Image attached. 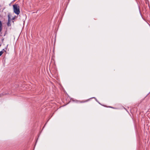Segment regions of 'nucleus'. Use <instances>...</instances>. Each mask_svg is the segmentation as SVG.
Instances as JSON below:
<instances>
[{
	"label": "nucleus",
	"instance_id": "1",
	"mask_svg": "<svg viewBox=\"0 0 150 150\" xmlns=\"http://www.w3.org/2000/svg\"><path fill=\"white\" fill-rule=\"evenodd\" d=\"M13 12L16 14H19L20 11L19 6L18 4H14L13 5Z\"/></svg>",
	"mask_w": 150,
	"mask_h": 150
},
{
	"label": "nucleus",
	"instance_id": "2",
	"mask_svg": "<svg viewBox=\"0 0 150 150\" xmlns=\"http://www.w3.org/2000/svg\"><path fill=\"white\" fill-rule=\"evenodd\" d=\"M10 17L8 16V23H7V25L8 26H10L11 25V20H10Z\"/></svg>",
	"mask_w": 150,
	"mask_h": 150
},
{
	"label": "nucleus",
	"instance_id": "3",
	"mask_svg": "<svg viewBox=\"0 0 150 150\" xmlns=\"http://www.w3.org/2000/svg\"><path fill=\"white\" fill-rule=\"evenodd\" d=\"M0 28H2V24L1 21H0Z\"/></svg>",
	"mask_w": 150,
	"mask_h": 150
},
{
	"label": "nucleus",
	"instance_id": "4",
	"mask_svg": "<svg viewBox=\"0 0 150 150\" xmlns=\"http://www.w3.org/2000/svg\"><path fill=\"white\" fill-rule=\"evenodd\" d=\"M3 52L2 51H0V56L3 53Z\"/></svg>",
	"mask_w": 150,
	"mask_h": 150
},
{
	"label": "nucleus",
	"instance_id": "5",
	"mask_svg": "<svg viewBox=\"0 0 150 150\" xmlns=\"http://www.w3.org/2000/svg\"><path fill=\"white\" fill-rule=\"evenodd\" d=\"M95 98V99H96V101H97V102H98V101L97 100V99H96V98H95V97H92V98Z\"/></svg>",
	"mask_w": 150,
	"mask_h": 150
},
{
	"label": "nucleus",
	"instance_id": "6",
	"mask_svg": "<svg viewBox=\"0 0 150 150\" xmlns=\"http://www.w3.org/2000/svg\"><path fill=\"white\" fill-rule=\"evenodd\" d=\"M6 31L5 32V33H4V36H5L6 35Z\"/></svg>",
	"mask_w": 150,
	"mask_h": 150
},
{
	"label": "nucleus",
	"instance_id": "7",
	"mask_svg": "<svg viewBox=\"0 0 150 150\" xmlns=\"http://www.w3.org/2000/svg\"><path fill=\"white\" fill-rule=\"evenodd\" d=\"M3 50L4 51H5V52H6V50H5L4 49H3Z\"/></svg>",
	"mask_w": 150,
	"mask_h": 150
},
{
	"label": "nucleus",
	"instance_id": "8",
	"mask_svg": "<svg viewBox=\"0 0 150 150\" xmlns=\"http://www.w3.org/2000/svg\"><path fill=\"white\" fill-rule=\"evenodd\" d=\"M2 40V42H3V41H4V39H3Z\"/></svg>",
	"mask_w": 150,
	"mask_h": 150
},
{
	"label": "nucleus",
	"instance_id": "9",
	"mask_svg": "<svg viewBox=\"0 0 150 150\" xmlns=\"http://www.w3.org/2000/svg\"><path fill=\"white\" fill-rule=\"evenodd\" d=\"M87 101H84V102H87ZM81 103H82V102H81Z\"/></svg>",
	"mask_w": 150,
	"mask_h": 150
},
{
	"label": "nucleus",
	"instance_id": "10",
	"mask_svg": "<svg viewBox=\"0 0 150 150\" xmlns=\"http://www.w3.org/2000/svg\"><path fill=\"white\" fill-rule=\"evenodd\" d=\"M110 107V108H112V107Z\"/></svg>",
	"mask_w": 150,
	"mask_h": 150
},
{
	"label": "nucleus",
	"instance_id": "11",
	"mask_svg": "<svg viewBox=\"0 0 150 150\" xmlns=\"http://www.w3.org/2000/svg\"><path fill=\"white\" fill-rule=\"evenodd\" d=\"M1 46V44H0V47Z\"/></svg>",
	"mask_w": 150,
	"mask_h": 150
},
{
	"label": "nucleus",
	"instance_id": "12",
	"mask_svg": "<svg viewBox=\"0 0 150 150\" xmlns=\"http://www.w3.org/2000/svg\"><path fill=\"white\" fill-rule=\"evenodd\" d=\"M15 0H14V1H15Z\"/></svg>",
	"mask_w": 150,
	"mask_h": 150
}]
</instances>
